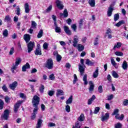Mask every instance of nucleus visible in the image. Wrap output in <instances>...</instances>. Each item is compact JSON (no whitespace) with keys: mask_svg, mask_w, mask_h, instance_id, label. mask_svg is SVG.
Here are the masks:
<instances>
[{"mask_svg":"<svg viewBox=\"0 0 128 128\" xmlns=\"http://www.w3.org/2000/svg\"><path fill=\"white\" fill-rule=\"evenodd\" d=\"M40 100L38 96L34 95L32 99V106L34 108L33 113L30 117L31 120H34L38 110V104H40Z\"/></svg>","mask_w":128,"mask_h":128,"instance_id":"obj_1","label":"nucleus"},{"mask_svg":"<svg viewBox=\"0 0 128 128\" xmlns=\"http://www.w3.org/2000/svg\"><path fill=\"white\" fill-rule=\"evenodd\" d=\"M45 67L48 70H52L54 68V61L52 58H48L44 64Z\"/></svg>","mask_w":128,"mask_h":128,"instance_id":"obj_2","label":"nucleus"},{"mask_svg":"<svg viewBox=\"0 0 128 128\" xmlns=\"http://www.w3.org/2000/svg\"><path fill=\"white\" fill-rule=\"evenodd\" d=\"M27 48L28 54H30L32 50H34V42H30L28 44Z\"/></svg>","mask_w":128,"mask_h":128,"instance_id":"obj_3","label":"nucleus"},{"mask_svg":"<svg viewBox=\"0 0 128 128\" xmlns=\"http://www.w3.org/2000/svg\"><path fill=\"white\" fill-rule=\"evenodd\" d=\"M8 116H10V110H6L4 111V114L1 116V118L5 120H8Z\"/></svg>","mask_w":128,"mask_h":128,"instance_id":"obj_4","label":"nucleus"},{"mask_svg":"<svg viewBox=\"0 0 128 128\" xmlns=\"http://www.w3.org/2000/svg\"><path fill=\"white\" fill-rule=\"evenodd\" d=\"M22 104V101L19 100L16 104L14 105V112L16 114V112H18V108H20V105Z\"/></svg>","mask_w":128,"mask_h":128,"instance_id":"obj_5","label":"nucleus"},{"mask_svg":"<svg viewBox=\"0 0 128 128\" xmlns=\"http://www.w3.org/2000/svg\"><path fill=\"white\" fill-rule=\"evenodd\" d=\"M56 6L58 8V10H64V3L62 2L60 0H57L56 1Z\"/></svg>","mask_w":128,"mask_h":128,"instance_id":"obj_6","label":"nucleus"},{"mask_svg":"<svg viewBox=\"0 0 128 128\" xmlns=\"http://www.w3.org/2000/svg\"><path fill=\"white\" fill-rule=\"evenodd\" d=\"M18 82L15 81L13 82L12 84H9V88L10 90H14L16 88V86H18Z\"/></svg>","mask_w":128,"mask_h":128,"instance_id":"obj_7","label":"nucleus"},{"mask_svg":"<svg viewBox=\"0 0 128 128\" xmlns=\"http://www.w3.org/2000/svg\"><path fill=\"white\" fill-rule=\"evenodd\" d=\"M108 118H110V113L106 112L104 115V114H102L101 120L102 122H105V120H108Z\"/></svg>","mask_w":128,"mask_h":128,"instance_id":"obj_8","label":"nucleus"},{"mask_svg":"<svg viewBox=\"0 0 128 128\" xmlns=\"http://www.w3.org/2000/svg\"><path fill=\"white\" fill-rule=\"evenodd\" d=\"M64 30L66 34H68V36L72 35V31L70 30V28H68V26H64Z\"/></svg>","mask_w":128,"mask_h":128,"instance_id":"obj_9","label":"nucleus"},{"mask_svg":"<svg viewBox=\"0 0 128 128\" xmlns=\"http://www.w3.org/2000/svg\"><path fill=\"white\" fill-rule=\"evenodd\" d=\"M84 66H82L80 64H78V70L79 72H80V76H84Z\"/></svg>","mask_w":128,"mask_h":128,"instance_id":"obj_10","label":"nucleus"},{"mask_svg":"<svg viewBox=\"0 0 128 128\" xmlns=\"http://www.w3.org/2000/svg\"><path fill=\"white\" fill-rule=\"evenodd\" d=\"M34 54L36 56H42V50L40 49V47L38 46L34 51Z\"/></svg>","mask_w":128,"mask_h":128,"instance_id":"obj_11","label":"nucleus"},{"mask_svg":"<svg viewBox=\"0 0 128 128\" xmlns=\"http://www.w3.org/2000/svg\"><path fill=\"white\" fill-rule=\"evenodd\" d=\"M24 40L28 44V42L30 40V35L29 34H25L24 36Z\"/></svg>","mask_w":128,"mask_h":128,"instance_id":"obj_12","label":"nucleus"},{"mask_svg":"<svg viewBox=\"0 0 128 128\" xmlns=\"http://www.w3.org/2000/svg\"><path fill=\"white\" fill-rule=\"evenodd\" d=\"M78 42V36H74V41H73V46L74 48H76V45Z\"/></svg>","mask_w":128,"mask_h":128,"instance_id":"obj_13","label":"nucleus"},{"mask_svg":"<svg viewBox=\"0 0 128 128\" xmlns=\"http://www.w3.org/2000/svg\"><path fill=\"white\" fill-rule=\"evenodd\" d=\"M64 16V18H68V10L64 9L63 13H60V16L62 18Z\"/></svg>","mask_w":128,"mask_h":128,"instance_id":"obj_14","label":"nucleus"},{"mask_svg":"<svg viewBox=\"0 0 128 128\" xmlns=\"http://www.w3.org/2000/svg\"><path fill=\"white\" fill-rule=\"evenodd\" d=\"M26 68H30V64L28 62L22 66V72H26Z\"/></svg>","mask_w":128,"mask_h":128,"instance_id":"obj_15","label":"nucleus"},{"mask_svg":"<svg viewBox=\"0 0 128 128\" xmlns=\"http://www.w3.org/2000/svg\"><path fill=\"white\" fill-rule=\"evenodd\" d=\"M42 120L39 118L37 122V124L36 128H42Z\"/></svg>","mask_w":128,"mask_h":128,"instance_id":"obj_16","label":"nucleus"},{"mask_svg":"<svg viewBox=\"0 0 128 128\" xmlns=\"http://www.w3.org/2000/svg\"><path fill=\"white\" fill-rule=\"evenodd\" d=\"M122 66L123 70H128V62H126V60H124L123 62Z\"/></svg>","mask_w":128,"mask_h":128,"instance_id":"obj_17","label":"nucleus"},{"mask_svg":"<svg viewBox=\"0 0 128 128\" xmlns=\"http://www.w3.org/2000/svg\"><path fill=\"white\" fill-rule=\"evenodd\" d=\"M64 90H58L56 93V96H64Z\"/></svg>","mask_w":128,"mask_h":128,"instance_id":"obj_18","label":"nucleus"},{"mask_svg":"<svg viewBox=\"0 0 128 128\" xmlns=\"http://www.w3.org/2000/svg\"><path fill=\"white\" fill-rule=\"evenodd\" d=\"M92 76L94 78H96L98 76V68H97L96 70L93 72Z\"/></svg>","mask_w":128,"mask_h":128,"instance_id":"obj_19","label":"nucleus"},{"mask_svg":"<svg viewBox=\"0 0 128 128\" xmlns=\"http://www.w3.org/2000/svg\"><path fill=\"white\" fill-rule=\"evenodd\" d=\"M82 127V122L77 121L75 123V126H73L72 128H80Z\"/></svg>","mask_w":128,"mask_h":128,"instance_id":"obj_20","label":"nucleus"},{"mask_svg":"<svg viewBox=\"0 0 128 128\" xmlns=\"http://www.w3.org/2000/svg\"><path fill=\"white\" fill-rule=\"evenodd\" d=\"M76 47L78 52H82L84 50V46L80 44H78Z\"/></svg>","mask_w":128,"mask_h":128,"instance_id":"obj_21","label":"nucleus"},{"mask_svg":"<svg viewBox=\"0 0 128 128\" xmlns=\"http://www.w3.org/2000/svg\"><path fill=\"white\" fill-rule=\"evenodd\" d=\"M25 12L26 14H28L30 12V6L28 3H26L24 4Z\"/></svg>","mask_w":128,"mask_h":128,"instance_id":"obj_22","label":"nucleus"},{"mask_svg":"<svg viewBox=\"0 0 128 128\" xmlns=\"http://www.w3.org/2000/svg\"><path fill=\"white\" fill-rule=\"evenodd\" d=\"M66 104H70L72 103V96H71L66 102Z\"/></svg>","mask_w":128,"mask_h":128,"instance_id":"obj_23","label":"nucleus"},{"mask_svg":"<svg viewBox=\"0 0 128 128\" xmlns=\"http://www.w3.org/2000/svg\"><path fill=\"white\" fill-rule=\"evenodd\" d=\"M112 12H114V9H112V8H108V10L107 12L108 16H112Z\"/></svg>","mask_w":128,"mask_h":128,"instance_id":"obj_24","label":"nucleus"},{"mask_svg":"<svg viewBox=\"0 0 128 128\" xmlns=\"http://www.w3.org/2000/svg\"><path fill=\"white\" fill-rule=\"evenodd\" d=\"M94 62H91L89 59H86V64L92 66H94Z\"/></svg>","mask_w":128,"mask_h":128,"instance_id":"obj_25","label":"nucleus"},{"mask_svg":"<svg viewBox=\"0 0 128 128\" xmlns=\"http://www.w3.org/2000/svg\"><path fill=\"white\" fill-rule=\"evenodd\" d=\"M44 34V30H42V29L40 30L39 31L38 35H37V38H42V36Z\"/></svg>","mask_w":128,"mask_h":128,"instance_id":"obj_26","label":"nucleus"},{"mask_svg":"<svg viewBox=\"0 0 128 128\" xmlns=\"http://www.w3.org/2000/svg\"><path fill=\"white\" fill-rule=\"evenodd\" d=\"M83 82H84V84H85V86L88 84V75H86V74H84L83 77Z\"/></svg>","mask_w":128,"mask_h":128,"instance_id":"obj_27","label":"nucleus"},{"mask_svg":"<svg viewBox=\"0 0 128 128\" xmlns=\"http://www.w3.org/2000/svg\"><path fill=\"white\" fill-rule=\"evenodd\" d=\"M112 76L114 77V78H118L120 76H118V73H116V72L114 70H112Z\"/></svg>","mask_w":128,"mask_h":128,"instance_id":"obj_28","label":"nucleus"},{"mask_svg":"<svg viewBox=\"0 0 128 128\" xmlns=\"http://www.w3.org/2000/svg\"><path fill=\"white\" fill-rule=\"evenodd\" d=\"M88 4L90 6L94 8V6H96V1L94 0H89Z\"/></svg>","mask_w":128,"mask_h":128,"instance_id":"obj_29","label":"nucleus"},{"mask_svg":"<svg viewBox=\"0 0 128 128\" xmlns=\"http://www.w3.org/2000/svg\"><path fill=\"white\" fill-rule=\"evenodd\" d=\"M122 24H124V20H122L118 22L116 24V26H117L118 28H120V26Z\"/></svg>","mask_w":128,"mask_h":128,"instance_id":"obj_30","label":"nucleus"},{"mask_svg":"<svg viewBox=\"0 0 128 128\" xmlns=\"http://www.w3.org/2000/svg\"><path fill=\"white\" fill-rule=\"evenodd\" d=\"M78 122H84V115L83 114H81L80 116L78 118Z\"/></svg>","mask_w":128,"mask_h":128,"instance_id":"obj_31","label":"nucleus"},{"mask_svg":"<svg viewBox=\"0 0 128 128\" xmlns=\"http://www.w3.org/2000/svg\"><path fill=\"white\" fill-rule=\"evenodd\" d=\"M20 62H22V59L20 58H16V61L15 62V64L16 66H18V64H20Z\"/></svg>","mask_w":128,"mask_h":128,"instance_id":"obj_32","label":"nucleus"},{"mask_svg":"<svg viewBox=\"0 0 128 128\" xmlns=\"http://www.w3.org/2000/svg\"><path fill=\"white\" fill-rule=\"evenodd\" d=\"M122 46V43L120 42H117L116 44L115 45L113 48V50H116V48H121Z\"/></svg>","mask_w":128,"mask_h":128,"instance_id":"obj_33","label":"nucleus"},{"mask_svg":"<svg viewBox=\"0 0 128 128\" xmlns=\"http://www.w3.org/2000/svg\"><path fill=\"white\" fill-rule=\"evenodd\" d=\"M111 64H112L113 66H114L116 68H118V64L116 63V61H114V60L111 59Z\"/></svg>","mask_w":128,"mask_h":128,"instance_id":"obj_34","label":"nucleus"},{"mask_svg":"<svg viewBox=\"0 0 128 128\" xmlns=\"http://www.w3.org/2000/svg\"><path fill=\"white\" fill-rule=\"evenodd\" d=\"M4 100L6 104H10V98L8 97V96H6L4 97Z\"/></svg>","mask_w":128,"mask_h":128,"instance_id":"obj_35","label":"nucleus"},{"mask_svg":"<svg viewBox=\"0 0 128 128\" xmlns=\"http://www.w3.org/2000/svg\"><path fill=\"white\" fill-rule=\"evenodd\" d=\"M4 102L2 100H0V110H2L4 108Z\"/></svg>","mask_w":128,"mask_h":128,"instance_id":"obj_36","label":"nucleus"},{"mask_svg":"<svg viewBox=\"0 0 128 128\" xmlns=\"http://www.w3.org/2000/svg\"><path fill=\"white\" fill-rule=\"evenodd\" d=\"M32 28H36V23L34 21H32Z\"/></svg>","mask_w":128,"mask_h":128,"instance_id":"obj_37","label":"nucleus"},{"mask_svg":"<svg viewBox=\"0 0 128 128\" xmlns=\"http://www.w3.org/2000/svg\"><path fill=\"white\" fill-rule=\"evenodd\" d=\"M98 38L100 36H97L94 40V46H98Z\"/></svg>","mask_w":128,"mask_h":128,"instance_id":"obj_38","label":"nucleus"},{"mask_svg":"<svg viewBox=\"0 0 128 128\" xmlns=\"http://www.w3.org/2000/svg\"><path fill=\"white\" fill-rule=\"evenodd\" d=\"M3 36L5 38H6L8 36V30H5L3 31Z\"/></svg>","mask_w":128,"mask_h":128,"instance_id":"obj_39","label":"nucleus"},{"mask_svg":"<svg viewBox=\"0 0 128 128\" xmlns=\"http://www.w3.org/2000/svg\"><path fill=\"white\" fill-rule=\"evenodd\" d=\"M16 12L17 16H20V6H17Z\"/></svg>","mask_w":128,"mask_h":128,"instance_id":"obj_40","label":"nucleus"},{"mask_svg":"<svg viewBox=\"0 0 128 128\" xmlns=\"http://www.w3.org/2000/svg\"><path fill=\"white\" fill-rule=\"evenodd\" d=\"M118 18H120V14H115L114 16V22H116V20H118Z\"/></svg>","mask_w":128,"mask_h":128,"instance_id":"obj_41","label":"nucleus"},{"mask_svg":"<svg viewBox=\"0 0 128 128\" xmlns=\"http://www.w3.org/2000/svg\"><path fill=\"white\" fill-rule=\"evenodd\" d=\"M10 15H7L4 18V22H10Z\"/></svg>","mask_w":128,"mask_h":128,"instance_id":"obj_42","label":"nucleus"},{"mask_svg":"<svg viewBox=\"0 0 128 128\" xmlns=\"http://www.w3.org/2000/svg\"><path fill=\"white\" fill-rule=\"evenodd\" d=\"M44 86L42 84H41L40 86V87L39 90L40 92L42 94L44 92Z\"/></svg>","mask_w":128,"mask_h":128,"instance_id":"obj_43","label":"nucleus"},{"mask_svg":"<svg viewBox=\"0 0 128 128\" xmlns=\"http://www.w3.org/2000/svg\"><path fill=\"white\" fill-rule=\"evenodd\" d=\"M115 54L119 56H124V53L121 52H116Z\"/></svg>","mask_w":128,"mask_h":128,"instance_id":"obj_44","label":"nucleus"},{"mask_svg":"<svg viewBox=\"0 0 128 128\" xmlns=\"http://www.w3.org/2000/svg\"><path fill=\"white\" fill-rule=\"evenodd\" d=\"M52 6H50L44 12H50V10H52Z\"/></svg>","mask_w":128,"mask_h":128,"instance_id":"obj_45","label":"nucleus"},{"mask_svg":"<svg viewBox=\"0 0 128 128\" xmlns=\"http://www.w3.org/2000/svg\"><path fill=\"white\" fill-rule=\"evenodd\" d=\"M118 112H120V110H118V109H115L114 112L112 114V116H116V114H118Z\"/></svg>","mask_w":128,"mask_h":128,"instance_id":"obj_46","label":"nucleus"},{"mask_svg":"<svg viewBox=\"0 0 128 128\" xmlns=\"http://www.w3.org/2000/svg\"><path fill=\"white\" fill-rule=\"evenodd\" d=\"M74 80H73V84H75L78 82V76H76V74H74Z\"/></svg>","mask_w":128,"mask_h":128,"instance_id":"obj_47","label":"nucleus"},{"mask_svg":"<svg viewBox=\"0 0 128 128\" xmlns=\"http://www.w3.org/2000/svg\"><path fill=\"white\" fill-rule=\"evenodd\" d=\"M122 125L120 122H118L115 124V128H122Z\"/></svg>","mask_w":128,"mask_h":128,"instance_id":"obj_48","label":"nucleus"},{"mask_svg":"<svg viewBox=\"0 0 128 128\" xmlns=\"http://www.w3.org/2000/svg\"><path fill=\"white\" fill-rule=\"evenodd\" d=\"M43 48H44V50H46L47 48H48V44L44 42L43 44Z\"/></svg>","mask_w":128,"mask_h":128,"instance_id":"obj_49","label":"nucleus"},{"mask_svg":"<svg viewBox=\"0 0 128 128\" xmlns=\"http://www.w3.org/2000/svg\"><path fill=\"white\" fill-rule=\"evenodd\" d=\"M14 48L12 47L9 52V54H10V56H12V54H14Z\"/></svg>","mask_w":128,"mask_h":128,"instance_id":"obj_50","label":"nucleus"},{"mask_svg":"<svg viewBox=\"0 0 128 128\" xmlns=\"http://www.w3.org/2000/svg\"><path fill=\"white\" fill-rule=\"evenodd\" d=\"M72 28L74 30V32H76V24H73L71 26Z\"/></svg>","mask_w":128,"mask_h":128,"instance_id":"obj_51","label":"nucleus"},{"mask_svg":"<svg viewBox=\"0 0 128 128\" xmlns=\"http://www.w3.org/2000/svg\"><path fill=\"white\" fill-rule=\"evenodd\" d=\"M66 110L67 112H70V106L68 104L66 106Z\"/></svg>","mask_w":128,"mask_h":128,"instance_id":"obj_52","label":"nucleus"},{"mask_svg":"<svg viewBox=\"0 0 128 128\" xmlns=\"http://www.w3.org/2000/svg\"><path fill=\"white\" fill-rule=\"evenodd\" d=\"M94 88V84H90L89 88V92H92Z\"/></svg>","mask_w":128,"mask_h":128,"instance_id":"obj_53","label":"nucleus"},{"mask_svg":"<svg viewBox=\"0 0 128 128\" xmlns=\"http://www.w3.org/2000/svg\"><path fill=\"white\" fill-rule=\"evenodd\" d=\"M100 107H96L95 108L94 110V114H98V112H100Z\"/></svg>","mask_w":128,"mask_h":128,"instance_id":"obj_54","label":"nucleus"},{"mask_svg":"<svg viewBox=\"0 0 128 128\" xmlns=\"http://www.w3.org/2000/svg\"><path fill=\"white\" fill-rule=\"evenodd\" d=\"M84 22V20L80 19L79 21V28H82V24Z\"/></svg>","mask_w":128,"mask_h":128,"instance_id":"obj_55","label":"nucleus"},{"mask_svg":"<svg viewBox=\"0 0 128 128\" xmlns=\"http://www.w3.org/2000/svg\"><path fill=\"white\" fill-rule=\"evenodd\" d=\"M56 61L57 62H60V60H62V56L60 54H58L56 56Z\"/></svg>","mask_w":128,"mask_h":128,"instance_id":"obj_56","label":"nucleus"},{"mask_svg":"<svg viewBox=\"0 0 128 128\" xmlns=\"http://www.w3.org/2000/svg\"><path fill=\"white\" fill-rule=\"evenodd\" d=\"M48 94L50 96H52L53 94H54V91L49 90L48 92Z\"/></svg>","mask_w":128,"mask_h":128,"instance_id":"obj_57","label":"nucleus"},{"mask_svg":"<svg viewBox=\"0 0 128 128\" xmlns=\"http://www.w3.org/2000/svg\"><path fill=\"white\" fill-rule=\"evenodd\" d=\"M98 92L100 94H102L104 90H102V86H100L98 88Z\"/></svg>","mask_w":128,"mask_h":128,"instance_id":"obj_58","label":"nucleus"},{"mask_svg":"<svg viewBox=\"0 0 128 128\" xmlns=\"http://www.w3.org/2000/svg\"><path fill=\"white\" fill-rule=\"evenodd\" d=\"M49 78H50L51 80H54L55 78L54 74H52L50 75Z\"/></svg>","mask_w":128,"mask_h":128,"instance_id":"obj_59","label":"nucleus"},{"mask_svg":"<svg viewBox=\"0 0 128 128\" xmlns=\"http://www.w3.org/2000/svg\"><path fill=\"white\" fill-rule=\"evenodd\" d=\"M55 32H61L62 30H60V28L58 26V27L55 28Z\"/></svg>","mask_w":128,"mask_h":128,"instance_id":"obj_60","label":"nucleus"},{"mask_svg":"<svg viewBox=\"0 0 128 128\" xmlns=\"http://www.w3.org/2000/svg\"><path fill=\"white\" fill-rule=\"evenodd\" d=\"M48 126L50 128H52V126H56V124L54 123V122H50L48 124Z\"/></svg>","mask_w":128,"mask_h":128,"instance_id":"obj_61","label":"nucleus"},{"mask_svg":"<svg viewBox=\"0 0 128 128\" xmlns=\"http://www.w3.org/2000/svg\"><path fill=\"white\" fill-rule=\"evenodd\" d=\"M114 98V94H111L108 96V100H112Z\"/></svg>","mask_w":128,"mask_h":128,"instance_id":"obj_62","label":"nucleus"},{"mask_svg":"<svg viewBox=\"0 0 128 128\" xmlns=\"http://www.w3.org/2000/svg\"><path fill=\"white\" fill-rule=\"evenodd\" d=\"M20 97L21 98H26V95H24V93H20Z\"/></svg>","mask_w":128,"mask_h":128,"instance_id":"obj_63","label":"nucleus"},{"mask_svg":"<svg viewBox=\"0 0 128 128\" xmlns=\"http://www.w3.org/2000/svg\"><path fill=\"white\" fill-rule=\"evenodd\" d=\"M124 106H128V100H124L123 102Z\"/></svg>","mask_w":128,"mask_h":128,"instance_id":"obj_64","label":"nucleus"}]
</instances>
